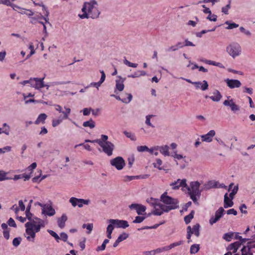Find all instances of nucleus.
Segmentation results:
<instances>
[{"label":"nucleus","mask_w":255,"mask_h":255,"mask_svg":"<svg viewBox=\"0 0 255 255\" xmlns=\"http://www.w3.org/2000/svg\"><path fill=\"white\" fill-rule=\"evenodd\" d=\"M33 82L31 83V86L36 89H40L45 87L46 86L44 84V77L42 78H33Z\"/></svg>","instance_id":"obj_12"},{"label":"nucleus","mask_w":255,"mask_h":255,"mask_svg":"<svg viewBox=\"0 0 255 255\" xmlns=\"http://www.w3.org/2000/svg\"><path fill=\"white\" fill-rule=\"evenodd\" d=\"M219 183L214 180L209 181L206 185V189H210L212 188H218Z\"/></svg>","instance_id":"obj_27"},{"label":"nucleus","mask_w":255,"mask_h":255,"mask_svg":"<svg viewBox=\"0 0 255 255\" xmlns=\"http://www.w3.org/2000/svg\"><path fill=\"white\" fill-rule=\"evenodd\" d=\"M225 82L227 86L231 89L239 88L242 85L241 82L238 80L227 79L225 80Z\"/></svg>","instance_id":"obj_15"},{"label":"nucleus","mask_w":255,"mask_h":255,"mask_svg":"<svg viewBox=\"0 0 255 255\" xmlns=\"http://www.w3.org/2000/svg\"><path fill=\"white\" fill-rule=\"evenodd\" d=\"M155 149L159 150L160 152L164 156H168L169 155V147L167 145L164 146H157V147Z\"/></svg>","instance_id":"obj_23"},{"label":"nucleus","mask_w":255,"mask_h":255,"mask_svg":"<svg viewBox=\"0 0 255 255\" xmlns=\"http://www.w3.org/2000/svg\"><path fill=\"white\" fill-rule=\"evenodd\" d=\"M128 168H131L134 161V158L133 156H131L130 157H128Z\"/></svg>","instance_id":"obj_58"},{"label":"nucleus","mask_w":255,"mask_h":255,"mask_svg":"<svg viewBox=\"0 0 255 255\" xmlns=\"http://www.w3.org/2000/svg\"><path fill=\"white\" fill-rule=\"evenodd\" d=\"M238 190V186L237 185L234 186L232 192L229 194V197L230 198H231V199H233L234 196L237 194Z\"/></svg>","instance_id":"obj_42"},{"label":"nucleus","mask_w":255,"mask_h":255,"mask_svg":"<svg viewBox=\"0 0 255 255\" xmlns=\"http://www.w3.org/2000/svg\"><path fill=\"white\" fill-rule=\"evenodd\" d=\"M162 164V161L160 159L157 158L156 160V162L153 163V166L155 168H158L159 170L163 169V167L161 166Z\"/></svg>","instance_id":"obj_36"},{"label":"nucleus","mask_w":255,"mask_h":255,"mask_svg":"<svg viewBox=\"0 0 255 255\" xmlns=\"http://www.w3.org/2000/svg\"><path fill=\"white\" fill-rule=\"evenodd\" d=\"M21 239L20 238H15L13 240L12 244L15 247H17L20 244Z\"/></svg>","instance_id":"obj_50"},{"label":"nucleus","mask_w":255,"mask_h":255,"mask_svg":"<svg viewBox=\"0 0 255 255\" xmlns=\"http://www.w3.org/2000/svg\"><path fill=\"white\" fill-rule=\"evenodd\" d=\"M199 85H198V86L199 87ZM201 85V87L200 88L203 90V91H205V90H206L208 89V84L207 83V82L205 80H204L203 81V84L201 83V84L200 85Z\"/></svg>","instance_id":"obj_49"},{"label":"nucleus","mask_w":255,"mask_h":255,"mask_svg":"<svg viewBox=\"0 0 255 255\" xmlns=\"http://www.w3.org/2000/svg\"><path fill=\"white\" fill-rule=\"evenodd\" d=\"M200 186V183L198 181H193L190 183V186L188 187V193L194 203L197 201L196 196L201 194V191L199 190Z\"/></svg>","instance_id":"obj_5"},{"label":"nucleus","mask_w":255,"mask_h":255,"mask_svg":"<svg viewBox=\"0 0 255 255\" xmlns=\"http://www.w3.org/2000/svg\"><path fill=\"white\" fill-rule=\"evenodd\" d=\"M7 224L10 227H16V223H15L14 220L12 218H10L9 219V220H8V222H7Z\"/></svg>","instance_id":"obj_57"},{"label":"nucleus","mask_w":255,"mask_h":255,"mask_svg":"<svg viewBox=\"0 0 255 255\" xmlns=\"http://www.w3.org/2000/svg\"><path fill=\"white\" fill-rule=\"evenodd\" d=\"M147 202L150 203L152 205H154V210L153 211V214L155 215L160 216L164 212V210L162 209V206L163 204L161 203H157L158 200L153 198L147 199Z\"/></svg>","instance_id":"obj_7"},{"label":"nucleus","mask_w":255,"mask_h":255,"mask_svg":"<svg viewBox=\"0 0 255 255\" xmlns=\"http://www.w3.org/2000/svg\"><path fill=\"white\" fill-rule=\"evenodd\" d=\"M62 121V119L53 120L52 121V126L55 127L58 126Z\"/></svg>","instance_id":"obj_61"},{"label":"nucleus","mask_w":255,"mask_h":255,"mask_svg":"<svg viewBox=\"0 0 255 255\" xmlns=\"http://www.w3.org/2000/svg\"><path fill=\"white\" fill-rule=\"evenodd\" d=\"M160 198L161 201L164 204L162 206L164 212H168L178 208V200L167 195V192H164L161 196Z\"/></svg>","instance_id":"obj_3"},{"label":"nucleus","mask_w":255,"mask_h":255,"mask_svg":"<svg viewBox=\"0 0 255 255\" xmlns=\"http://www.w3.org/2000/svg\"><path fill=\"white\" fill-rule=\"evenodd\" d=\"M97 6L98 3L95 0L85 2L82 9L83 13L79 14V17L82 19L89 17L94 19L98 17L100 12Z\"/></svg>","instance_id":"obj_2"},{"label":"nucleus","mask_w":255,"mask_h":255,"mask_svg":"<svg viewBox=\"0 0 255 255\" xmlns=\"http://www.w3.org/2000/svg\"><path fill=\"white\" fill-rule=\"evenodd\" d=\"M169 251L167 248V246H165L162 248H159L155 250L151 251V252H153V255H155L156 254L161 253L162 252Z\"/></svg>","instance_id":"obj_34"},{"label":"nucleus","mask_w":255,"mask_h":255,"mask_svg":"<svg viewBox=\"0 0 255 255\" xmlns=\"http://www.w3.org/2000/svg\"><path fill=\"white\" fill-rule=\"evenodd\" d=\"M15 0H11V1H13ZM0 4H3L7 6H11V3L10 2V0H0Z\"/></svg>","instance_id":"obj_53"},{"label":"nucleus","mask_w":255,"mask_h":255,"mask_svg":"<svg viewBox=\"0 0 255 255\" xmlns=\"http://www.w3.org/2000/svg\"><path fill=\"white\" fill-rule=\"evenodd\" d=\"M173 190L178 189L180 187H186L187 186L186 180L185 179H179L170 184Z\"/></svg>","instance_id":"obj_13"},{"label":"nucleus","mask_w":255,"mask_h":255,"mask_svg":"<svg viewBox=\"0 0 255 255\" xmlns=\"http://www.w3.org/2000/svg\"><path fill=\"white\" fill-rule=\"evenodd\" d=\"M199 228V224H196L193 226L192 229V234H194L197 237H198L200 235Z\"/></svg>","instance_id":"obj_32"},{"label":"nucleus","mask_w":255,"mask_h":255,"mask_svg":"<svg viewBox=\"0 0 255 255\" xmlns=\"http://www.w3.org/2000/svg\"><path fill=\"white\" fill-rule=\"evenodd\" d=\"M183 244V242L182 241H180L175 243H173L171 244L169 246H167L168 250H171V249L181 245Z\"/></svg>","instance_id":"obj_41"},{"label":"nucleus","mask_w":255,"mask_h":255,"mask_svg":"<svg viewBox=\"0 0 255 255\" xmlns=\"http://www.w3.org/2000/svg\"><path fill=\"white\" fill-rule=\"evenodd\" d=\"M179 49L176 45H172L169 47L168 49L166 50V51L171 52V51H175Z\"/></svg>","instance_id":"obj_59"},{"label":"nucleus","mask_w":255,"mask_h":255,"mask_svg":"<svg viewBox=\"0 0 255 255\" xmlns=\"http://www.w3.org/2000/svg\"><path fill=\"white\" fill-rule=\"evenodd\" d=\"M70 203H71L73 207L78 206L79 208L83 207V204L88 205L90 203L89 200H85L83 199H78L75 197H71L69 200Z\"/></svg>","instance_id":"obj_10"},{"label":"nucleus","mask_w":255,"mask_h":255,"mask_svg":"<svg viewBox=\"0 0 255 255\" xmlns=\"http://www.w3.org/2000/svg\"><path fill=\"white\" fill-rule=\"evenodd\" d=\"M85 141L98 143L102 148L103 151L107 154L108 156H111L113 154L115 146L114 144L110 141L103 143L102 142V141H101L99 139H95L93 140L87 139Z\"/></svg>","instance_id":"obj_4"},{"label":"nucleus","mask_w":255,"mask_h":255,"mask_svg":"<svg viewBox=\"0 0 255 255\" xmlns=\"http://www.w3.org/2000/svg\"><path fill=\"white\" fill-rule=\"evenodd\" d=\"M144 219L145 217L143 216H136L133 222L134 223H141Z\"/></svg>","instance_id":"obj_52"},{"label":"nucleus","mask_w":255,"mask_h":255,"mask_svg":"<svg viewBox=\"0 0 255 255\" xmlns=\"http://www.w3.org/2000/svg\"><path fill=\"white\" fill-rule=\"evenodd\" d=\"M124 133L127 136V137L129 138L131 140L135 141L136 140L135 136L132 133L128 132L127 131H125Z\"/></svg>","instance_id":"obj_43"},{"label":"nucleus","mask_w":255,"mask_h":255,"mask_svg":"<svg viewBox=\"0 0 255 255\" xmlns=\"http://www.w3.org/2000/svg\"><path fill=\"white\" fill-rule=\"evenodd\" d=\"M3 235L4 238L8 240L9 238V230L3 231Z\"/></svg>","instance_id":"obj_64"},{"label":"nucleus","mask_w":255,"mask_h":255,"mask_svg":"<svg viewBox=\"0 0 255 255\" xmlns=\"http://www.w3.org/2000/svg\"><path fill=\"white\" fill-rule=\"evenodd\" d=\"M187 239L188 240V242L190 243L191 242V240H190L191 237V235L192 234V228H191V227L190 226H188L187 227Z\"/></svg>","instance_id":"obj_45"},{"label":"nucleus","mask_w":255,"mask_h":255,"mask_svg":"<svg viewBox=\"0 0 255 255\" xmlns=\"http://www.w3.org/2000/svg\"><path fill=\"white\" fill-rule=\"evenodd\" d=\"M83 126L84 127H90L93 128L95 127V123L92 119H90L89 121L84 122Z\"/></svg>","instance_id":"obj_30"},{"label":"nucleus","mask_w":255,"mask_h":255,"mask_svg":"<svg viewBox=\"0 0 255 255\" xmlns=\"http://www.w3.org/2000/svg\"><path fill=\"white\" fill-rule=\"evenodd\" d=\"M67 220V217L65 214H63L62 216L57 220L58 227L63 229L65 225V222Z\"/></svg>","instance_id":"obj_24"},{"label":"nucleus","mask_w":255,"mask_h":255,"mask_svg":"<svg viewBox=\"0 0 255 255\" xmlns=\"http://www.w3.org/2000/svg\"><path fill=\"white\" fill-rule=\"evenodd\" d=\"M110 223L114 224L117 228H122L125 229L129 226L128 222L127 221L120 220L118 219H110Z\"/></svg>","instance_id":"obj_11"},{"label":"nucleus","mask_w":255,"mask_h":255,"mask_svg":"<svg viewBox=\"0 0 255 255\" xmlns=\"http://www.w3.org/2000/svg\"><path fill=\"white\" fill-rule=\"evenodd\" d=\"M129 207L131 210H135L138 215H141L146 210L144 206L135 203L131 204Z\"/></svg>","instance_id":"obj_17"},{"label":"nucleus","mask_w":255,"mask_h":255,"mask_svg":"<svg viewBox=\"0 0 255 255\" xmlns=\"http://www.w3.org/2000/svg\"><path fill=\"white\" fill-rule=\"evenodd\" d=\"M215 135V131L214 130H210L207 134L202 135L201 138L202 141L210 142L212 141L213 137Z\"/></svg>","instance_id":"obj_18"},{"label":"nucleus","mask_w":255,"mask_h":255,"mask_svg":"<svg viewBox=\"0 0 255 255\" xmlns=\"http://www.w3.org/2000/svg\"><path fill=\"white\" fill-rule=\"evenodd\" d=\"M241 46L237 42H233L227 47V51L233 58L240 55L241 53Z\"/></svg>","instance_id":"obj_6"},{"label":"nucleus","mask_w":255,"mask_h":255,"mask_svg":"<svg viewBox=\"0 0 255 255\" xmlns=\"http://www.w3.org/2000/svg\"><path fill=\"white\" fill-rule=\"evenodd\" d=\"M124 62V64L130 67L136 68L138 65L137 64L131 63L127 59H125Z\"/></svg>","instance_id":"obj_47"},{"label":"nucleus","mask_w":255,"mask_h":255,"mask_svg":"<svg viewBox=\"0 0 255 255\" xmlns=\"http://www.w3.org/2000/svg\"><path fill=\"white\" fill-rule=\"evenodd\" d=\"M241 251L242 255H253L251 249L249 247H244Z\"/></svg>","instance_id":"obj_35"},{"label":"nucleus","mask_w":255,"mask_h":255,"mask_svg":"<svg viewBox=\"0 0 255 255\" xmlns=\"http://www.w3.org/2000/svg\"><path fill=\"white\" fill-rule=\"evenodd\" d=\"M125 96H127V99H125V98H124L123 96L121 98L119 96H115V98L118 100L121 101L122 102H123L124 103H126V104L129 103L132 99V95L131 94L126 93L125 94Z\"/></svg>","instance_id":"obj_22"},{"label":"nucleus","mask_w":255,"mask_h":255,"mask_svg":"<svg viewBox=\"0 0 255 255\" xmlns=\"http://www.w3.org/2000/svg\"><path fill=\"white\" fill-rule=\"evenodd\" d=\"M83 228H86L88 230L87 233L90 234L93 230V226L92 224H84L83 225Z\"/></svg>","instance_id":"obj_46"},{"label":"nucleus","mask_w":255,"mask_h":255,"mask_svg":"<svg viewBox=\"0 0 255 255\" xmlns=\"http://www.w3.org/2000/svg\"><path fill=\"white\" fill-rule=\"evenodd\" d=\"M42 9L43 10H44L45 12H44V16H42L41 14H40V16L38 18L39 19H43V20H44L45 22H43V21H38V23L42 24L43 25H45V24L47 22H48V15H49V12L47 10L46 7L44 5H43V8H42Z\"/></svg>","instance_id":"obj_21"},{"label":"nucleus","mask_w":255,"mask_h":255,"mask_svg":"<svg viewBox=\"0 0 255 255\" xmlns=\"http://www.w3.org/2000/svg\"><path fill=\"white\" fill-rule=\"evenodd\" d=\"M232 200L233 199H231V198H229L228 193H226L224 195V208H227L228 207H232L234 204Z\"/></svg>","instance_id":"obj_25"},{"label":"nucleus","mask_w":255,"mask_h":255,"mask_svg":"<svg viewBox=\"0 0 255 255\" xmlns=\"http://www.w3.org/2000/svg\"><path fill=\"white\" fill-rule=\"evenodd\" d=\"M114 226H115L114 224L110 223V224L108 226L107 228V232L112 233L113 230L114 229Z\"/></svg>","instance_id":"obj_63"},{"label":"nucleus","mask_w":255,"mask_h":255,"mask_svg":"<svg viewBox=\"0 0 255 255\" xmlns=\"http://www.w3.org/2000/svg\"><path fill=\"white\" fill-rule=\"evenodd\" d=\"M225 24L228 25V26L227 27V29H232L234 28H237L239 26V24L235 23H230L228 21H226Z\"/></svg>","instance_id":"obj_44"},{"label":"nucleus","mask_w":255,"mask_h":255,"mask_svg":"<svg viewBox=\"0 0 255 255\" xmlns=\"http://www.w3.org/2000/svg\"><path fill=\"white\" fill-rule=\"evenodd\" d=\"M128 237V235L126 233H124L118 237L117 240H118V242L119 241L120 242H121L127 239Z\"/></svg>","instance_id":"obj_40"},{"label":"nucleus","mask_w":255,"mask_h":255,"mask_svg":"<svg viewBox=\"0 0 255 255\" xmlns=\"http://www.w3.org/2000/svg\"><path fill=\"white\" fill-rule=\"evenodd\" d=\"M233 236L232 234L226 233L224 235L223 238L227 241H230Z\"/></svg>","instance_id":"obj_60"},{"label":"nucleus","mask_w":255,"mask_h":255,"mask_svg":"<svg viewBox=\"0 0 255 255\" xmlns=\"http://www.w3.org/2000/svg\"><path fill=\"white\" fill-rule=\"evenodd\" d=\"M48 232L50 234L51 236H52L53 237L55 238L56 241L57 242H59V240H60V237L58 235L57 233H56L55 232H54L52 230H48Z\"/></svg>","instance_id":"obj_39"},{"label":"nucleus","mask_w":255,"mask_h":255,"mask_svg":"<svg viewBox=\"0 0 255 255\" xmlns=\"http://www.w3.org/2000/svg\"><path fill=\"white\" fill-rule=\"evenodd\" d=\"M225 211L223 207H220L215 214V216H212L209 220V223L212 225L217 222L223 216Z\"/></svg>","instance_id":"obj_9"},{"label":"nucleus","mask_w":255,"mask_h":255,"mask_svg":"<svg viewBox=\"0 0 255 255\" xmlns=\"http://www.w3.org/2000/svg\"><path fill=\"white\" fill-rule=\"evenodd\" d=\"M37 166V164L36 162L32 163L30 165H29L27 168V170L30 171V174L32 173V171Z\"/></svg>","instance_id":"obj_55"},{"label":"nucleus","mask_w":255,"mask_h":255,"mask_svg":"<svg viewBox=\"0 0 255 255\" xmlns=\"http://www.w3.org/2000/svg\"><path fill=\"white\" fill-rule=\"evenodd\" d=\"M41 206L42 207V214L49 216H52L55 215V210L52 208L51 206L49 205L45 204L43 206L41 205Z\"/></svg>","instance_id":"obj_14"},{"label":"nucleus","mask_w":255,"mask_h":255,"mask_svg":"<svg viewBox=\"0 0 255 255\" xmlns=\"http://www.w3.org/2000/svg\"><path fill=\"white\" fill-rule=\"evenodd\" d=\"M231 0H229V3L226 5L225 6L223 7L222 8V12L226 14H228V10L231 8Z\"/></svg>","instance_id":"obj_38"},{"label":"nucleus","mask_w":255,"mask_h":255,"mask_svg":"<svg viewBox=\"0 0 255 255\" xmlns=\"http://www.w3.org/2000/svg\"><path fill=\"white\" fill-rule=\"evenodd\" d=\"M47 117V116L45 114L43 113L40 114L37 118L36 120L35 121V124L36 125H38L40 123L44 124L45 121Z\"/></svg>","instance_id":"obj_26"},{"label":"nucleus","mask_w":255,"mask_h":255,"mask_svg":"<svg viewBox=\"0 0 255 255\" xmlns=\"http://www.w3.org/2000/svg\"><path fill=\"white\" fill-rule=\"evenodd\" d=\"M60 237H61V238H60V239H61V240H62L64 242L67 241V240L68 239L67 235L66 233H63V232L61 233L60 234Z\"/></svg>","instance_id":"obj_62"},{"label":"nucleus","mask_w":255,"mask_h":255,"mask_svg":"<svg viewBox=\"0 0 255 255\" xmlns=\"http://www.w3.org/2000/svg\"><path fill=\"white\" fill-rule=\"evenodd\" d=\"M148 150V147L145 145H141L137 147V150L138 152L147 151Z\"/></svg>","instance_id":"obj_48"},{"label":"nucleus","mask_w":255,"mask_h":255,"mask_svg":"<svg viewBox=\"0 0 255 255\" xmlns=\"http://www.w3.org/2000/svg\"><path fill=\"white\" fill-rule=\"evenodd\" d=\"M222 96L221 93L217 90L213 92V96H206L205 98H209L214 102H219L222 98Z\"/></svg>","instance_id":"obj_20"},{"label":"nucleus","mask_w":255,"mask_h":255,"mask_svg":"<svg viewBox=\"0 0 255 255\" xmlns=\"http://www.w3.org/2000/svg\"><path fill=\"white\" fill-rule=\"evenodd\" d=\"M194 211H192L191 213L184 217V222L186 224H188L191 222V220L194 218Z\"/></svg>","instance_id":"obj_33"},{"label":"nucleus","mask_w":255,"mask_h":255,"mask_svg":"<svg viewBox=\"0 0 255 255\" xmlns=\"http://www.w3.org/2000/svg\"><path fill=\"white\" fill-rule=\"evenodd\" d=\"M124 80H117L116 84V90L115 91V93H116V90H118L119 91H122L125 87V86L123 84Z\"/></svg>","instance_id":"obj_28"},{"label":"nucleus","mask_w":255,"mask_h":255,"mask_svg":"<svg viewBox=\"0 0 255 255\" xmlns=\"http://www.w3.org/2000/svg\"><path fill=\"white\" fill-rule=\"evenodd\" d=\"M153 116V115H148L146 117V121L145 123L149 126H150L152 128H154V126H153L150 123V118Z\"/></svg>","instance_id":"obj_56"},{"label":"nucleus","mask_w":255,"mask_h":255,"mask_svg":"<svg viewBox=\"0 0 255 255\" xmlns=\"http://www.w3.org/2000/svg\"><path fill=\"white\" fill-rule=\"evenodd\" d=\"M207 18L210 21H216L217 16L215 14H212V13H211V15L210 14H209V15L207 16Z\"/></svg>","instance_id":"obj_54"},{"label":"nucleus","mask_w":255,"mask_h":255,"mask_svg":"<svg viewBox=\"0 0 255 255\" xmlns=\"http://www.w3.org/2000/svg\"><path fill=\"white\" fill-rule=\"evenodd\" d=\"M200 249L199 245L197 244H194L191 246L190 247V253L191 254H196L197 253Z\"/></svg>","instance_id":"obj_37"},{"label":"nucleus","mask_w":255,"mask_h":255,"mask_svg":"<svg viewBox=\"0 0 255 255\" xmlns=\"http://www.w3.org/2000/svg\"><path fill=\"white\" fill-rule=\"evenodd\" d=\"M223 104L226 106H230L231 110L234 113L240 110V107L234 102L233 99L224 101Z\"/></svg>","instance_id":"obj_19"},{"label":"nucleus","mask_w":255,"mask_h":255,"mask_svg":"<svg viewBox=\"0 0 255 255\" xmlns=\"http://www.w3.org/2000/svg\"><path fill=\"white\" fill-rule=\"evenodd\" d=\"M2 126L3 130H2V128H0V134L3 133L6 135H9L10 132L9 126L6 123H4Z\"/></svg>","instance_id":"obj_29"},{"label":"nucleus","mask_w":255,"mask_h":255,"mask_svg":"<svg viewBox=\"0 0 255 255\" xmlns=\"http://www.w3.org/2000/svg\"><path fill=\"white\" fill-rule=\"evenodd\" d=\"M55 110L59 113H62L63 114V119H67L69 114L71 113V109L69 108L65 107V111H62V108L61 106L57 104L54 105Z\"/></svg>","instance_id":"obj_16"},{"label":"nucleus","mask_w":255,"mask_h":255,"mask_svg":"<svg viewBox=\"0 0 255 255\" xmlns=\"http://www.w3.org/2000/svg\"><path fill=\"white\" fill-rule=\"evenodd\" d=\"M8 173L0 170V181L12 179V177L7 176Z\"/></svg>","instance_id":"obj_31"},{"label":"nucleus","mask_w":255,"mask_h":255,"mask_svg":"<svg viewBox=\"0 0 255 255\" xmlns=\"http://www.w3.org/2000/svg\"><path fill=\"white\" fill-rule=\"evenodd\" d=\"M45 226L44 222L40 218H35L25 224L26 228L25 237L29 242H34L36 233L39 232Z\"/></svg>","instance_id":"obj_1"},{"label":"nucleus","mask_w":255,"mask_h":255,"mask_svg":"<svg viewBox=\"0 0 255 255\" xmlns=\"http://www.w3.org/2000/svg\"><path fill=\"white\" fill-rule=\"evenodd\" d=\"M111 164L115 167L117 169L122 170L125 165V162L123 157L118 156L110 161Z\"/></svg>","instance_id":"obj_8"},{"label":"nucleus","mask_w":255,"mask_h":255,"mask_svg":"<svg viewBox=\"0 0 255 255\" xmlns=\"http://www.w3.org/2000/svg\"><path fill=\"white\" fill-rule=\"evenodd\" d=\"M138 176H126L125 177V181H130L133 179H138Z\"/></svg>","instance_id":"obj_51"}]
</instances>
